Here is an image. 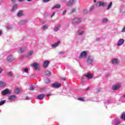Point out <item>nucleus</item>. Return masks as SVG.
Segmentation results:
<instances>
[{"instance_id": "obj_1", "label": "nucleus", "mask_w": 125, "mask_h": 125, "mask_svg": "<svg viewBox=\"0 0 125 125\" xmlns=\"http://www.w3.org/2000/svg\"><path fill=\"white\" fill-rule=\"evenodd\" d=\"M94 61V58L92 57V56H91V55H89L87 58V62L88 63V64H91V63H93Z\"/></svg>"}, {"instance_id": "obj_2", "label": "nucleus", "mask_w": 125, "mask_h": 125, "mask_svg": "<svg viewBox=\"0 0 125 125\" xmlns=\"http://www.w3.org/2000/svg\"><path fill=\"white\" fill-rule=\"evenodd\" d=\"M81 21L82 20L80 18H75L72 20V23H74L75 24H79Z\"/></svg>"}, {"instance_id": "obj_3", "label": "nucleus", "mask_w": 125, "mask_h": 125, "mask_svg": "<svg viewBox=\"0 0 125 125\" xmlns=\"http://www.w3.org/2000/svg\"><path fill=\"white\" fill-rule=\"evenodd\" d=\"M87 55V51H82L80 53V55L79 56V58H86Z\"/></svg>"}, {"instance_id": "obj_4", "label": "nucleus", "mask_w": 125, "mask_h": 125, "mask_svg": "<svg viewBox=\"0 0 125 125\" xmlns=\"http://www.w3.org/2000/svg\"><path fill=\"white\" fill-rule=\"evenodd\" d=\"M31 66L34 67L35 70H39L40 67V64L37 62H34V63L31 64Z\"/></svg>"}, {"instance_id": "obj_5", "label": "nucleus", "mask_w": 125, "mask_h": 125, "mask_svg": "<svg viewBox=\"0 0 125 125\" xmlns=\"http://www.w3.org/2000/svg\"><path fill=\"white\" fill-rule=\"evenodd\" d=\"M11 91L9 89H5L2 91V95H7V94H11Z\"/></svg>"}, {"instance_id": "obj_6", "label": "nucleus", "mask_w": 125, "mask_h": 125, "mask_svg": "<svg viewBox=\"0 0 125 125\" xmlns=\"http://www.w3.org/2000/svg\"><path fill=\"white\" fill-rule=\"evenodd\" d=\"M61 86V84H59L58 83L56 82L52 84V87L55 88H59Z\"/></svg>"}, {"instance_id": "obj_7", "label": "nucleus", "mask_w": 125, "mask_h": 125, "mask_svg": "<svg viewBox=\"0 0 125 125\" xmlns=\"http://www.w3.org/2000/svg\"><path fill=\"white\" fill-rule=\"evenodd\" d=\"M75 1H76V0H69V1H68V2L67 3L68 7H71V6H73Z\"/></svg>"}, {"instance_id": "obj_8", "label": "nucleus", "mask_w": 125, "mask_h": 125, "mask_svg": "<svg viewBox=\"0 0 125 125\" xmlns=\"http://www.w3.org/2000/svg\"><path fill=\"white\" fill-rule=\"evenodd\" d=\"M120 87H121V84H115L112 86V89L113 90H117L119 89Z\"/></svg>"}, {"instance_id": "obj_9", "label": "nucleus", "mask_w": 125, "mask_h": 125, "mask_svg": "<svg viewBox=\"0 0 125 125\" xmlns=\"http://www.w3.org/2000/svg\"><path fill=\"white\" fill-rule=\"evenodd\" d=\"M124 42H125V40H124V39H120L119 40V42L117 43L118 46H119L120 45H121L122 44H123Z\"/></svg>"}, {"instance_id": "obj_10", "label": "nucleus", "mask_w": 125, "mask_h": 125, "mask_svg": "<svg viewBox=\"0 0 125 125\" xmlns=\"http://www.w3.org/2000/svg\"><path fill=\"white\" fill-rule=\"evenodd\" d=\"M98 6H103V7H105L106 5V3H105V2H103V3L101 1L98 2H97Z\"/></svg>"}, {"instance_id": "obj_11", "label": "nucleus", "mask_w": 125, "mask_h": 125, "mask_svg": "<svg viewBox=\"0 0 125 125\" xmlns=\"http://www.w3.org/2000/svg\"><path fill=\"white\" fill-rule=\"evenodd\" d=\"M49 64V61H48V60L44 61L43 65L44 68H47Z\"/></svg>"}, {"instance_id": "obj_12", "label": "nucleus", "mask_w": 125, "mask_h": 125, "mask_svg": "<svg viewBox=\"0 0 125 125\" xmlns=\"http://www.w3.org/2000/svg\"><path fill=\"white\" fill-rule=\"evenodd\" d=\"M14 60V59L13 56H12L11 55H9V56H8L7 61H9V62H12Z\"/></svg>"}, {"instance_id": "obj_13", "label": "nucleus", "mask_w": 125, "mask_h": 125, "mask_svg": "<svg viewBox=\"0 0 125 125\" xmlns=\"http://www.w3.org/2000/svg\"><path fill=\"white\" fill-rule=\"evenodd\" d=\"M60 42H61V41H58V42H56V43H54L53 44H52V47H56L59 45Z\"/></svg>"}, {"instance_id": "obj_14", "label": "nucleus", "mask_w": 125, "mask_h": 125, "mask_svg": "<svg viewBox=\"0 0 125 125\" xmlns=\"http://www.w3.org/2000/svg\"><path fill=\"white\" fill-rule=\"evenodd\" d=\"M16 95H11V96H10V97H9L8 99L12 100L16 99Z\"/></svg>"}, {"instance_id": "obj_15", "label": "nucleus", "mask_w": 125, "mask_h": 125, "mask_svg": "<svg viewBox=\"0 0 125 125\" xmlns=\"http://www.w3.org/2000/svg\"><path fill=\"white\" fill-rule=\"evenodd\" d=\"M43 97H44V94H40V95L38 96V98L40 100L43 99Z\"/></svg>"}, {"instance_id": "obj_16", "label": "nucleus", "mask_w": 125, "mask_h": 125, "mask_svg": "<svg viewBox=\"0 0 125 125\" xmlns=\"http://www.w3.org/2000/svg\"><path fill=\"white\" fill-rule=\"evenodd\" d=\"M84 77H86L88 79H92L93 76L91 74H88L87 75H84Z\"/></svg>"}, {"instance_id": "obj_17", "label": "nucleus", "mask_w": 125, "mask_h": 125, "mask_svg": "<svg viewBox=\"0 0 125 125\" xmlns=\"http://www.w3.org/2000/svg\"><path fill=\"white\" fill-rule=\"evenodd\" d=\"M15 93H16V94H18V93H20V92H21L20 88H19L18 87H16L15 90Z\"/></svg>"}, {"instance_id": "obj_18", "label": "nucleus", "mask_w": 125, "mask_h": 125, "mask_svg": "<svg viewBox=\"0 0 125 125\" xmlns=\"http://www.w3.org/2000/svg\"><path fill=\"white\" fill-rule=\"evenodd\" d=\"M45 74L46 76H50L51 75V74L50 71H48V70L45 71Z\"/></svg>"}, {"instance_id": "obj_19", "label": "nucleus", "mask_w": 125, "mask_h": 125, "mask_svg": "<svg viewBox=\"0 0 125 125\" xmlns=\"http://www.w3.org/2000/svg\"><path fill=\"white\" fill-rule=\"evenodd\" d=\"M5 83L2 81H0V87L5 86Z\"/></svg>"}, {"instance_id": "obj_20", "label": "nucleus", "mask_w": 125, "mask_h": 125, "mask_svg": "<svg viewBox=\"0 0 125 125\" xmlns=\"http://www.w3.org/2000/svg\"><path fill=\"white\" fill-rule=\"evenodd\" d=\"M61 5L59 4H57L52 7V9H56V8H61Z\"/></svg>"}, {"instance_id": "obj_21", "label": "nucleus", "mask_w": 125, "mask_h": 125, "mask_svg": "<svg viewBox=\"0 0 125 125\" xmlns=\"http://www.w3.org/2000/svg\"><path fill=\"white\" fill-rule=\"evenodd\" d=\"M112 64H118V62L117 59H113L112 61Z\"/></svg>"}, {"instance_id": "obj_22", "label": "nucleus", "mask_w": 125, "mask_h": 125, "mask_svg": "<svg viewBox=\"0 0 125 125\" xmlns=\"http://www.w3.org/2000/svg\"><path fill=\"white\" fill-rule=\"evenodd\" d=\"M51 81L50 79H45L44 80V83H50Z\"/></svg>"}, {"instance_id": "obj_23", "label": "nucleus", "mask_w": 125, "mask_h": 125, "mask_svg": "<svg viewBox=\"0 0 125 125\" xmlns=\"http://www.w3.org/2000/svg\"><path fill=\"white\" fill-rule=\"evenodd\" d=\"M121 119H123V120H125V112H124L122 114Z\"/></svg>"}, {"instance_id": "obj_24", "label": "nucleus", "mask_w": 125, "mask_h": 125, "mask_svg": "<svg viewBox=\"0 0 125 125\" xmlns=\"http://www.w3.org/2000/svg\"><path fill=\"white\" fill-rule=\"evenodd\" d=\"M33 53V50H31L30 51H29V52L28 53L27 57H29V56H31V55H32V54Z\"/></svg>"}, {"instance_id": "obj_25", "label": "nucleus", "mask_w": 125, "mask_h": 125, "mask_svg": "<svg viewBox=\"0 0 125 125\" xmlns=\"http://www.w3.org/2000/svg\"><path fill=\"white\" fill-rule=\"evenodd\" d=\"M112 5H113L112 2H110V3H109V4L108 5V6L107 8V10H109V9H110V8L112 7Z\"/></svg>"}, {"instance_id": "obj_26", "label": "nucleus", "mask_w": 125, "mask_h": 125, "mask_svg": "<svg viewBox=\"0 0 125 125\" xmlns=\"http://www.w3.org/2000/svg\"><path fill=\"white\" fill-rule=\"evenodd\" d=\"M7 76L8 77H13V74L12 72H9L7 74Z\"/></svg>"}, {"instance_id": "obj_27", "label": "nucleus", "mask_w": 125, "mask_h": 125, "mask_svg": "<svg viewBox=\"0 0 125 125\" xmlns=\"http://www.w3.org/2000/svg\"><path fill=\"white\" fill-rule=\"evenodd\" d=\"M22 16V11H20L18 14V17H21Z\"/></svg>"}, {"instance_id": "obj_28", "label": "nucleus", "mask_w": 125, "mask_h": 125, "mask_svg": "<svg viewBox=\"0 0 125 125\" xmlns=\"http://www.w3.org/2000/svg\"><path fill=\"white\" fill-rule=\"evenodd\" d=\"M35 88V86H31V87H29V90H30V91H33Z\"/></svg>"}, {"instance_id": "obj_29", "label": "nucleus", "mask_w": 125, "mask_h": 125, "mask_svg": "<svg viewBox=\"0 0 125 125\" xmlns=\"http://www.w3.org/2000/svg\"><path fill=\"white\" fill-rule=\"evenodd\" d=\"M6 100H2L0 102V105H2L3 104H5Z\"/></svg>"}, {"instance_id": "obj_30", "label": "nucleus", "mask_w": 125, "mask_h": 125, "mask_svg": "<svg viewBox=\"0 0 125 125\" xmlns=\"http://www.w3.org/2000/svg\"><path fill=\"white\" fill-rule=\"evenodd\" d=\"M24 50V48H20V49L18 50V52L19 53H22V52H23Z\"/></svg>"}, {"instance_id": "obj_31", "label": "nucleus", "mask_w": 125, "mask_h": 125, "mask_svg": "<svg viewBox=\"0 0 125 125\" xmlns=\"http://www.w3.org/2000/svg\"><path fill=\"white\" fill-rule=\"evenodd\" d=\"M94 9H95V6H91V7H90V8H89L90 12H92L93 10H94Z\"/></svg>"}, {"instance_id": "obj_32", "label": "nucleus", "mask_w": 125, "mask_h": 125, "mask_svg": "<svg viewBox=\"0 0 125 125\" xmlns=\"http://www.w3.org/2000/svg\"><path fill=\"white\" fill-rule=\"evenodd\" d=\"M78 35H83L84 33V31H78Z\"/></svg>"}, {"instance_id": "obj_33", "label": "nucleus", "mask_w": 125, "mask_h": 125, "mask_svg": "<svg viewBox=\"0 0 125 125\" xmlns=\"http://www.w3.org/2000/svg\"><path fill=\"white\" fill-rule=\"evenodd\" d=\"M23 71L25 73H28V72H29L28 68H25V69H23Z\"/></svg>"}, {"instance_id": "obj_34", "label": "nucleus", "mask_w": 125, "mask_h": 125, "mask_svg": "<svg viewBox=\"0 0 125 125\" xmlns=\"http://www.w3.org/2000/svg\"><path fill=\"white\" fill-rule=\"evenodd\" d=\"M107 21H108L107 19H104L103 21V23H106V22H107Z\"/></svg>"}, {"instance_id": "obj_35", "label": "nucleus", "mask_w": 125, "mask_h": 125, "mask_svg": "<svg viewBox=\"0 0 125 125\" xmlns=\"http://www.w3.org/2000/svg\"><path fill=\"white\" fill-rule=\"evenodd\" d=\"M78 100L82 101V102H83L84 101V99H83V98H78Z\"/></svg>"}, {"instance_id": "obj_36", "label": "nucleus", "mask_w": 125, "mask_h": 125, "mask_svg": "<svg viewBox=\"0 0 125 125\" xmlns=\"http://www.w3.org/2000/svg\"><path fill=\"white\" fill-rule=\"evenodd\" d=\"M85 82V78L84 77H83L82 79V83H83Z\"/></svg>"}, {"instance_id": "obj_37", "label": "nucleus", "mask_w": 125, "mask_h": 125, "mask_svg": "<svg viewBox=\"0 0 125 125\" xmlns=\"http://www.w3.org/2000/svg\"><path fill=\"white\" fill-rule=\"evenodd\" d=\"M48 26L47 25H44V26L42 27L43 30H46V29H47Z\"/></svg>"}, {"instance_id": "obj_38", "label": "nucleus", "mask_w": 125, "mask_h": 125, "mask_svg": "<svg viewBox=\"0 0 125 125\" xmlns=\"http://www.w3.org/2000/svg\"><path fill=\"white\" fill-rule=\"evenodd\" d=\"M60 27H55V28H54V31L55 32H57V31H58V30H59Z\"/></svg>"}, {"instance_id": "obj_39", "label": "nucleus", "mask_w": 125, "mask_h": 125, "mask_svg": "<svg viewBox=\"0 0 125 125\" xmlns=\"http://www.w3.org/2000/svg\"><path fill=\"white\" fill-rule=\"evenodd\" d=\"M18 7V5H14L13 6V9H17Z\"/></svg>"}, {"instance_id": "obj_40", "label": "nucleus", "mask_w": 125, "mask_h": 125, "mask_svg": "<svg viewBox=\"0 0 125 125\" xmlns=\"http://www.w3.org/2000/svg\"><path fill=\"white\" fill-rule=\"evenodd\" d=\"M83 13H84V14H86L87 13H88V11H87V10H84Z\"/></svg>"}, {"instance_id": "obj_41", "label": "nucleus", "mask_w": 125, "mask_h": 125, "mask_svg": "<svg viewBox=\"0 0 125 125\" xmlns=\"http://www.w3.org/2000/svg\"><path fill=\"white\" fill-rule=\"evenodd\" d=\"M3 71V69L2 68H0V74H1L2 72Z\"/></svg>"}, {"instance_id": "obj_42", "label": "nucleus", "mask_w": 125, "mask_h": 125, "mask_svg": "<svg viewBox=\"0 0 125 125\" xmlns=\"http://www.w3.org/2000/svg\"><path fill=\"white\" fill-rule=\"evenodd\" d=\"M66 13V11L64 10L62 12V15H65V14Z\"/></svg>"}, {"instance_id": "obj_43", "label": "nucleus", "mask_w": 125, "mask_h": 125, "mask_svg": "<svg viewBox=\"0 0 125 125\" xmlns=\"http://www.w3.org/2000/svg\"><path fill=\"white\" fill-rule=\"evenodd\" d=\"M122 32H125V26H124V27L122 30Z\"/></svg>"}, {"instance_id": "obj_44", "label": "nucleus", "mask_w": 125, "mask_h": 125, "mask_svg": "<svg viewBox=\"0 0 125 125\" xmlns=\"http://www.w3.org/2000/svg\"><path fill=\"white\" fill-rule=\"evenodd\" d=\"M119 124H120V121H117L116 122V125H119Z\"/></svg>"}, {"instance_id": "obj_45", "label": "nucleus", "mask_w": 125, "mask_h": 125, "mask_svg": "<svg viewBox=\"0 0 125 125\" xmlns=\"http://www.w3.org/2000/svg\"><path fill=\"white\" fill-rule=\"evenodd\" d=\"M52 94H47L46 96H51Z\"/></svg>"}, {"instance_id": "obj_46", "label": "nucleus", "mask_w": 125, "mask_h": 125, "mask_svg": "<svg viewBox=\"0 0 125 125\" xmlns=\"http://www.w3.org/2000/svg\"><path fill=\"white\" fill-rule=\"evenodd\" d=\"M55 13H53V14H52V15H51V18H53V17H54V16H55Z\"/></svg>"}, {"instance_id": "obj_47", "label": "nucleus", "mask_w": 125, "mask_h": 125, "mask_svg": "<svg viewBox=\"0 0 125 125\" xmlns=\"http://www.w3.org/2000/svg\"><path fill=\"white\" fill-rule=\"evenodd\" d=\"M50 0H43V2H48Z\"/></svg>"}, {"instance_id": "obj_48", "label": "nucleus", "mask_w": 125, "mask_h": 125, "mask_svg": "<svg viewBox=\"0 0 125 125\" xmlns=\"http://www.w3.org/2000/svg\"><path fill=\"white\" fill-rule=\"evenodd\" d=\"M13 3H16V0H12Z\"/></svg>"}, {"instance_id": "obj_49", "label": "nucleus", "mask_w": 125, "mask_h": 125, "mask_svg": "<svg viewBox=\"0 0 125 125\" xmlns=\"http://www.w3.org/2000/svg\"><path fill=\"white\" fill-rule=\"evenodd\" d=\"M7 29H11V26H7L6 27Z\"/></svg>"}, {"instance_id": "obj_50", "label": "nucleus", "mask_w": 125, "mask_h": 125, "mask_svg": "<svg viewBox=\"0 0 125 125\" xmlns=\"http://www.w3.org/2000/svg\"><path fill=\"white\" fill-rule=\"evenodd\" d=\"M100 40V38H97V41H99Z\"/></svg>"}, {"instance_id": "obj_51", "label": "nucleus", "mask_w": 125, "mask_h": 125, "mask_svg": "<svg viewBox=\"0 0 125 125\" xmlns=\"http://www.w3.org/2000/svg\"><path fill=\"white\" fill-rule=\"evenodd\" d=\"M89 88H90V86H88V88H87V89H86V90H88V89H89Z\"/></svg>"}, {"instance_id": "obj_52", "label": "nucleus", "mask_w": 125, "mask_h": 125, "mask_svg": "<svg viewBox=\"0 0 125 125\" xmlns=\"http://www.w3.org/2000/svg\"><path fill=\"white\" fill-rule=\"evenodd\" d=\"M19 2H22L23 0H19Z\"/></svg>"}, {"instance_id": "obj_53", "label": "nucleus", "mask_w": 125, "mask_h": 125, "mask_svg": "<svg viewBox=\"0 0 125 125\" xmlns=\"http://www.w3.org/2000/svg\"><path fill=\"white\" fill-rule=\"evenodd\" d=\"M2 34V31L0 30V35H1Z\"/></svg>"}, {"instance_id": "obj_54", "label": "nucleus", "mask_w": 125, "mask_h": 125, "mask_svg": "<svg viewBox=\"0 0 125 125\" xmlns=\"http://www.w3.org/2000/svg\"><path fill=\"white\" fill-rule=\"evenodd\" d=\"M96 1H97V0H94V2L96 3Z\"/></svg>"}, {"instance_id": "obj_55", "label": "nucleus", "mask_w": 125, "mask_h": 125, "mask_svg": "<svg viewBox=\"0 0 125 125\" xmlns=\"http://www.w3.org/2000/svg\"><path fill=\"white\" fill-rule=\"evenodd\" d=\"M27 1L30 2L31 1V0H27Z\"/></svg>"}, {"instance_id": "obj_56", "label": "nucleus", "mask_w": 125, "mask_h": 125, "mask_svg": "<svg viewBox=\"0 0 125 125\" xmlns=\"http://www.w3.org/2000/svg\"><path fill=\"white\" fill-rule=\"evenodd\" d=\"M123 97H125V95H123Z\"/></svg>"}, {"instance_id": "obj_57", "label": "nucleus", "mask_w": 125, "mask_h": 125, "mask_svg": "<svg viewBox=\"0 0 125 125\" xmlns=\"http://www.w3.org/2000/svg\"><path fill=\"white\" fill-rule=\"evenodd\" d=\"M62 80H63V81H65V79H62Z\"/></svg>"}, {"instance_id": "obj_58", "label": "nucleus", "mask_w": 125, "mask_h": 125, "mask_svg": "<svg viewBox=\"0 0 125 125\" xmlns=\"http://www.w3.org/2000/svg\"><path fill=\"white\" fill-rule=\"evenodd\" d=\"M26 99L28 100L29 99V98H26Z\"/></svg>"}, {"instance_id": "obj_59", "label": "nucleus", "mask_w": 125, "mask_h": 125, "mask_svg": "<svg viewBox=\"0 0 125 125\" xmlns=\"http://www.w3.org/2000/svg\"><path fill=\"white\" fill-rule=\"evenodd\" d=\"M97 92H100V90H99L98 91H97Z\"/></svg>"}, {"instance_id": "obj_60", "label": "nucleus", "mask_w": 125, "mask_h": 125, "mask_svg": "<svg viewBox=\"0 0 125 125\" xmlns=\"http://www.w3.org/2000/svg\"><path fill=\"white\" fill-rule=\"evenodd\" d=\"M60 53L61 54V53H62V52H61Z\"/></svg>"}]
</instances>
